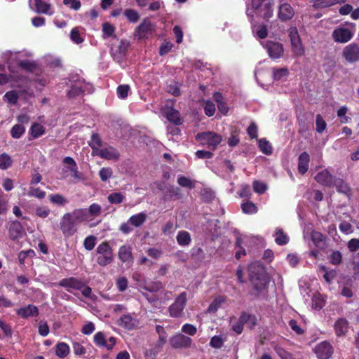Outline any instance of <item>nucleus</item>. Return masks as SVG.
Segmentation results:
<instances>
[{"label": "nucleus", "mask_w": 359, "mask_h": 359, "mask_svg": "<svg viewBox=\"0 0 359 359\" xmlns=\"http://www.w3.org/2000/svg\"><path fill=\"white\" fill-rule=\"evenodd\" d=\"M249 278L253 290L250 294L257 298L260 294L267 291L269 278L264 268L259 264H251L249 266Z\"/></svg>", "instance_id": "nucleus-1"}, {"label": "nucleus", "mask_w": 359, "mask_h": 359, "mask_svg": "<svg viewBox=\"0 0 359 359\" xmlns=\"http://www.w3.org/2000/svg\"><path fill=\"white\" fill-rule=\"evenodd\" d=\"M97 264L106 266L114 261L113 250L107 241L101 243L96 248Z\"/></svg>", "instance_id": "nucleus-2"}, {"label": "nucleus", "mask_w": 359, "mask_h": 359, "mask_svg": "<svg viewBox=\"0 0 359 359\" xmlns=\"http://www.w3.org/2000/svg\"><path fill=\"white\" fill-rule=\"evenodd\" d=\"M252 7L257 11V14L266 20L273 15V0H252Z\"/></svg>", "instance_id": "nucleus-3"}, {"label": "nucleus", "mask_w": 359, "mask_h": 359, "mask_svg": "<svg viewBox=\"0 0 359 359\" xmlns=\"http://www.w3.org/2000/svg\"><path fill=\"white\" fill-rule=\"evenodd\" d=\"M195 139L200 145L206 146L208 149L214 151L222 142V136L214 132L198 133Z\"/></svg>", "instance_id": "nucleus-4"}, {"label": "nucleus", "mask_w": 359, "mask_h": 359, "mask_svg": "<svg viewBox=\"0 0 359 359\" xmlns=\"http://www.w3.org/2000/svg\"><path fill=\"white\" fill-rule=\"evenodd\" d=\"M346 25L351 26L353 29L341 27L335 28L332 32V38L335 42L345 43L353 37L355 24L346 22Z\"/></svg>", "instance_id": "nucleus-5"}, {"label": "nucleus", "mask_w": 359, "mask_h": 359, "mask_svg": "<svg viewBox=\"0 0 359 359\" xmlns=\"http://www.w3.org/2000/svg\"><path fill=\"white\" fill-rule=\"evenodd\" d=\"M187 302V294L185 292L180 293L175 302L169 306V314L172 318H180Z\"/></svg>", "instance_id": "nucleus-6"}, {"label": "nucleus", "mask_w": 359, "mask_h": 359, "mask_svg": "<svg viewBox=\"0 0 359 359\" xmlns=\"http://www.w3.org/2000/svg\"><path fill=\"white\" fill-rule=\"evenodd\" d=\"M60 229L65 238L73 236L77 231L76 224L69 213H65L60 222Z\"/></svg>", "instance_id": "nucleus-7"}, {"label": "nucleus", "mask_w": 359, "mask_h": 359, "mask_svg": "<svg viewBox=\"0 0 359 359\" xmlns=\"http://www.w3.org/2000/svg\"><path fill=\"white\" fill-rule=\"evenodd\" d=\"M155 27L156 25L149 18H144L135 28L134 35L138 40L148 39L155 32Z\"/></svg>", "instance_id": "nucleus-8"}, {"label": "nucleus", "mask_w": 359, "mask_h": 359, "mask_svg": "<svg viewBox=\"0 0 359 359\" xmlns=\"http://www.w3.org/2000/svg\"><path fill=\"white\" fill-rule=\"evenodd\" d=\"M343 58L348 63H355L359 61V45L351 43L346 46L342 50Z\"/></svg>", "instance_id": "nucleus-9"}, {"label": "nucleus", "mask_w": 359, "mask_h": 359, "mask_svg": "<svg viewBox=\"0 0 359 359\" xmlns=\"http://www.w3.org/2000/svg\"><path fill=\"white\" fill-rule=\"evenodd\" d=\"M170 344L175 349L189 348L191 347L193 340L182 333H177L170 337Z\"/></svg>", "instance_id": "nucleus-10"}, {"label": "nucleus", "mask_w": 359, "mask_h": 359, "mask_svg": "<svg viewBox=\"0 0 359 359\" xmlns=\"http://www.w3.org/2000/svg\"><path fill=\"white\" fill-rule=\"evenodd\" d=\"M94 344L98 347H104L108 351L112 350L114 347L116 339L114 337H111L106 339L104 334L102 332H97L93 337Z\"/></svg>", "instance_id": "nucleus-11"}, {"label": "nucleus", "mask_w": 359, "mask_h": 359, "mask_svg": "<svg viewBox=\"0 0 359 359\" xmlns=\"http://www.w3.org/2000/svg\"><path fill=\"white\" fill-rule=\"evenodd\" d=\"M314 352L319 359H329L333 353V347L330 342L324 341L316 346Z\"/></svg>", "instance_id": "nucleus-12"}, {"label": "nucleus", "mask_w": 359, "mask_h": 359, "mask_svg": "<svg viewBox=\"0 0 359 359\" xmlns=\"http://www.w3.org/2000/svg\"><path fill=\"white\" fill-rule=\"evenodd\" d=\"M269 57L272 59H278L283 56L284 49L283 45L278 42L267 41L264 45Z\"/></svg>", "instance_id": "nucleus-13"}, {"label": "nucleus", "mask_w": 359, "mask_h": 359, "mask_svg": "<svg viewBox=\"0 0 359 359\" xmlns=\"http://www.w3.org/2000/svg\"><path fill=\"white\" fill-rule=\"evenodd\" d=\"M57 285L65 288L68 292L71 289L81 290L84 287V283L75 277H69L62 279Z\"/></svg>", "instance_id": "nucleus-14"}, {"label": "nucleus", "mask_w": 359, "mask_h": 359, "mask_svg": "<svg viewBox=\"0 0 359 359\" xmlns=\"http://www.w3.org/2000/svg\"><path fill=\"white\" fill-rule=\"evenodd\" d=\"M315 180L324 187H334L335 177L332 175L327 169H324L318 172L315 176Z\"/></svg>", "instance_id": "nucleus-15"}, {"label": "nucleus", "mask_w": 359, "mask_h": 359, "mask_svg": "<svg viewBox=\"0 0 359 359\" xmlns=\"http://www.w3.org/2000/svg\"><path fill=\"white\" fill-rule=\"evenodd\" d=\"M294 15V10L290 4L283 3L278 6V18L281 22L290 20Z\"/></svg>", "instance_id": "nucleus-16"}, {"label": "nucleus", "mask_w": 359, "mask_h": 359, "mask_svg": "<svg viewBox=\"0 0 359 359\" xmlns=\"http://www.w3.org/2000/svg\"><path fill=\"white\" fill-rule=\"evenodd\" d=\"M16 314L24 319L30 317H37L39 315L38 307L34 304H28L26 306L20 307L15 311Z\"/></svg>", "instance_id": "nucleus-17"}, {"label": "nucleus", "mask_w": 359, "mask_h": 359, "mask_svg": "<svg viewBox=\"0 0 359 359\" xmlns=\"http://www.w3.org/2000/svg\"><path fill=\"white\" fill-rule=\"evenodd\" d=\"M96 154L106 160L117 161L120 157L118 151L111 146L98 149V151H96Z\"/></svg>", "instance_id": "nucleus-18"}, {"label": "nucleus", "mask_w": 359, "mask_h": 359, "mask_svg": "<svg viewBox=\"0 0 359 359\" xmlns=\"http://www.w3.org/2000/svg\"><path fill=\"white\" fill-rule=\"evenodd\" d=\"M137 320L130 314H124L120 317L118 325L126 330H133L137 325Z\"/></svg>", "instance_id": "nucleus-19"}, {"label": "nucleus", "mask_w": 359, "mask_h": 359, "mask_svg": "<svg viewBox=\"0 0 359 359\" xmlns=\"http://www.w3.org/2000/svg\"><path fill=\"white\" fill-rule=\"evenodd\" d=\"M118 257L123 263L133 262L132 248L127 245L121 246L118 249Z\"/></svg>", "instance_id": "nucleus-20"}, {"label": "nucleus", "mask_w": 359, "mask_h": 359, "mask_svg": "<svg viewBox=\"0 0 359 359\" xmlns=\"http://www.w3.org/2000/svg\"><path fill=\"white\" fill-rule=\"evenodd\" d=\"M348 322L344 318L337 319L334 325L335 334L337 337L345 336L348 331Z\"/></svg>", "instance_id": "nucleus-21"}, {"label": "nucleus", "mask_w": 359, "mask_h": 359, "mask_svg": "<svg viewBox=\"0 0 359 359\" xmlns=\"http://www.w3.org/2000/svg\"><path fill=\"white\" fill-rule=\"evenodd\" d=\"M289 36L292 48L295 49L298 54H302L303 49L302 48L301 39L296 28H292L290 29Z\"/></svg>", "instance_id": "nucleus-22"}, {"label": "nucleus", "mask_w": 359, "mask_h": 359, "mask_svg": "<svg viewBox=\"0 0 359 359\" xmlns=\"http://www.w3.org/2000/svg\"><path fill=\"white\" fill-rule=\"evenodd\" d=\"M311 241L316 248L320 250L325 248L327 243V237L319 231H313L311 233Z\"/></svg>", "instance_id": "nucleus-23"}, {"label": "nucleus", "mask_w": 359, "mask_h": 359, "mask_svg": "<svg viewBox=\"0 0 359 359\" xmlns=\"http://www.w3.org/2000/svg\"><path fill=\"white\" fill-rule=\"evenodd\" d=\"M310 156L306 151L302 152L298 158V171L304 175L309 169Z\"/></svg>", "instance_id": "nucleus-24"}, {"label": "nucleus", "mask_w": 359, "mask_h": 359, "mask_svg": "<svg viewBox=\"0 0 359 359\" xmlns=\"http://www.w3.org/2000/svg\"><path fill=\"white\" fill-rule=\"evenodd\" d=\"M22 226L21 223L19 221H13L8 229V233L10 238L12 240L18 239V238L21 237L22 233Z\"/></svg>", "instance_id": "nucleus-25"}, {"label": "nucleus", "mask_w": 359, "mask_h": 359, "mask_svg": "<svg viewBox=\"0 0 359 359\" xmlns=\"http://www.w3.org/2000/svg\"><path fill=\"white\" fill-rule=\"evenodd\" d=\"M165 117L170 122L173 123L175 126H180L182 123L179 111L172 107L167 109Z\"/></svg>", "instance_id": "nucleus-26"}, {"label": "nucleus", "mask_w": 359, "mask_h": 359, "mask_svg": "<svg viewBox=\"0 0 359 359\" xmlns=\"http://www.w3.org/2000/svg\"><path fill=\"white\" fill-rule=\"evenodd\" d=\"M69 213L76 224L87 221L88 218V211L86 208L75 209L72 212Z\"/></svg>", "instance_id": "nucleus-27"}, {"label": "nucleus", "mask_w": 359, "mask_h": 359, "mask_svg": "<svg viewBox=\"0 0 359 359\" xmlns=\"http://www.w3.org/2000/svg\"><path fill=\"white\" fill-rule=\"evenodd\" d=\"M147 214L142 212L136 215H132L128 219V223L130 224V225L138 228L140 227L147 220Z\"/></svg>", "instance_id": "nucleus-28"}, {"label": "nucleus", "mask_w": 359, "mask_h": 359, "mask_svg": "<svg viewBox=\"0 0 359 359\" xmlns=\"http://www.w3.org/2000/svg\"><path fill=\"white\" fill-rule=\"evenodd\" d=\"M18 66L29 73H33L38 68V65L35 61L29 60H19Z\"/></svg>", "instance_id": "nucleus-29"}, {"label": "nucleus", "mask_w": 359, "mask_h": 359, "mask_svg": "<svg viewBox=\"0 0 359 359\" xmlns=\"http://www.w3.org/2000/svg\"><path fill=\"white\" fill-rule=\"evenodd\" d=\"M177 243L181 246H187L191 242L190 233L187 231H180L176 237Z\"/></svg>", "instance_id": "nucleus-30"}, {"label": "nucleus", "mask_w": 359, "mask_h": 359, "mask_svg": "<svg viewBox=\"0 0 359 359\" xmlns=\"http://www.w3.org/2000/svg\"><path fill=\"white\" fill-rule=\"evenodd\" d=\"M29 133L34 139H36L46 133V129L41 124L35 122L31 126Z\"/></svg>", "instance_id": "nucleus-31"}, {"label": "nucleus", "mask_w": 359, "mask_h": 359, "mask_svg": "<svg viewBox=\"0 0 359 359\" xmlns=\"http://www.w3.org/2000/svg\"><path fill=\"white\" fill-rule=\"evenodd\" d=\"M69 345L65 342H58L55 346V354L60 358H64L69 353Z\"/></svg>", "instance_id": "nucleus-32"}, {"label": "nucleus", "mask_w": 359, "mask_h": 359, "mask_svg": "<svg viewBox=\"0 0 359 359\" xmlns=\"http://www.w3.org/2000/svg\"><path fill=\"white\" fill-rule=\"evenodd\" d=\"M226 340V337L224 334H221L219 335H215L210 339V346L214 348H221L222 347H223Z\"/></svg>", "instance_id": "nucleus-33"}, {"label": "nucleus", "mask_w": 359, "mask_h": 359, "mask_svg": "<svg viewBox=\"0 0 359 359\" xmlns=\"http://www.w3.org/2000/svg\"><path fill=\"white\" fill-rule=\"evenodd\" d=\"M35 11L37 13L48 14L50 5L46 0H34Z\"/></svg>", "instance_id": "nucleus-34"}, {"label": "nucleus", "mask_w": 359, "mask_h": 359, "mask_svg": "<svg viewBox=\"0 0 359 359\" xmlns=\"http://www.w3.org/2000/svg\"><path fill=\"white\" fill-rule=\"evenodd\" d=\"M334 186L336 187L337 191L346 195H348L351 192V189L348 184L341 179H334Z\"/></svg>", "instance_id": "nucleus-35"}, {"label": "nucleus", "mask_w": 359, "mask_h": 359, "mask_svg": "<svg viewBox=\"0 0 359 359\" xmlns=\"http://www.w3.org/2000/svg\"><path fill=\"white\" fill-rule=\"evenodd\" d=\"M13 159L7 153H2L0 155V169L5 170L13 165Z\"/></svg>", "instance_id": "nucleus-36"}, {"label": "nucleus", "mask_w": 359, "mask_h": 359, "mask_svg": "<svg viewBox=\"0 0 359 359\" xmlns=\"http://www.w3.org/2000/svg\"><path fill=\"white\" fill-rule=\"evenodd\" d=\"M342 254L339 250H333L328 256L329 262L334 266H339L342 262Z\"/></svg>", "instance_id": "nucleus-37"}, {"label": "nucleus", "mask_w": 359, "mask_h": 359, "mask_svg": "<svg viewBox=\"0 0 359 359\" xmlns=\"http://www.w3.org/2000/svg\"><path fill=\"white\" fill-rule=\"evenodd\" d=\"M242 211L248 215L255 214L258 211L257 205L250 201H247L241 204Z\"/></svg>", "instance_id": "nucleus-38"}, {"label": "nucleus", "mask_w": 359, "mask_h": 359, "mask_svg": "<svg viewBox=\"0 0 359 359\" xmlns=\"http://www.w3.org/2000/svg\"><path fill=\"white\" fill-rule=\"evenodd\" d=\"M274 236L276 243L279 245H286L289 242V237L282 229H277Z\"/></svg>", "instance_id": "nucleus-39"}, {"label": "nucleus", "mask_w": 359, "mask_h": 359, "mask_svg": "<svg viewBox=\"0 0 359 359\" xmlns=\"http://www.w3.org/2000/svg\"><path fill=\"white\" fill-rule=\"evenodd\" d=\"M142 288L149 292H157L163 289V284L161 281H152L146 283Z\"/></svg>", "instance_id": "nucleus-40"}, {"label": "nucleus", "mask_w": 359, "mask_h": 359, "mask_svg": "<svg viewBox=\"0 0 359 359\" xmlns=\"http://www.w3.org/2000/svg\"><path fill=\"white\" fill-rule=\"evenodd\" d=\"M238 320L243 323V325L250 323L251 325V327H254L256 324V318L254 316L243 311L238 318Z\"/></svg>", "instance_id": "nucleus-41"}, {"label": "nucleus", "mask_w": 359, "mask_h": 359, "mask_svg": "<svg viewBox=\"0 0 359 359\" xmlns=\"http://www.w3.org/2000/svg\"><path fill=\"white\" fill-rule=\"evenodd\" d=\"M259 148L260 151L266 155H271L273 152L271 144L265 138L259 140Z\"/></svg>", "instance_id": "nucleus-42"}, {"label": "nucleus", "mask_w": 359, "mask_h": 359, "mask_svg": "<svg viewBox=\"0 0 359 359\" xmlns=\"http://www.w3.org/2000/svg\"><path fill=\"white\" fill-rule=\"evenodd\" d=\"M125 199V196L121 192H113L108 195L107 200L111 204H120Z\"/></svg>", "instance_id": "nucleus-43"}, {"label": "nucleus", "mask_w": 359, "mask_h": 359, "mask_svg": "<svg viewBox=\"0 0 359 359\" xmlns=\"http://www.w3.org/2000/svg\"><path fill=\"white\" fill-rule=\"evenodd\" d=\"M273 78L274 80H280L283 77H286L289 74V70L287 67L272 68Z\"/></svg>", "instance_id": "nucleus-44"}, {"label": "nucleus", "mask_w": 359, "mask_h": 359, "mask_svg": "<svg viewBox=\"0 0 359 359\" xmlns=\"http://www.w3.org/2000/svg\"><path fill=\"white\" fill-rule=\"evenodd\" d=\"M89 146L93 149V152L98 151L99 148L102 146V140L97 133H93L91 140L89 142Z\"/></svg>", "instance_id": "nucleus-45"}, {"label": "nucleus", "mask_w": 359, "mask_h": 359, "mask_svg": "<svg viewBox=\"0 0 359 359\" xmlns=\"http://www.w3.org/2000/svg\"><path fill=\"white\" fill-rule=\"evenodd\" d=\"M226 299L224 297L219 296L216 297L212 302L208 306L209 312H216L218 309L221 306V305L224 303Z\"/></svg>", "instance_id": "nucleus-46"}, {"label": "nucleus", "mask_w": 359, "mask_h": 359, "mask_svg": "<svg viewBox=\"0 0 359 359\" xmlns=\"http://www.w3.org/2000/svg\"><path fill=\"white\" fill-rule=\"evenodd\" d=\"M25 132V128L22 124H15L11 130V135L13 138L19 139Z\"/></svg>", "instance_id": "nucleus-47"}, {"label": "nucleus", "mask_w": 359, "mask_h": 359, "mask_svg": "<svg viewBox=\"0 0 359 359\" xmlns=\"http://www.w3.org/2000/svg\"><path fill=\"white\" fill-rule=\"evenodd\" d=\"M124 15L130 22L135 23L140 18L138 12L132 8H128L124 11Z\"/></svg>", "instance_id": "nucleus-48"}, {"label": "nucleus", "mask_w": 359, "mask_h": 359, "mask_svg": "<svg viewBox=\"0 0 359 359\" xmlns=\"http://www.w3.org/2000/svg\"><path fill=\"white\" fill-rule=\"evenodd\" d=\"M48 199L50 203L58 205H64L67 203V201L65 199V198L59 194L49 195Z\"/></svg>", "instance_id": "nucleus-49"}, {"label": "nucleus", "mask_w": 359, "mask_h": 359, "mask_svg": "<svg viewBox=\"0 0 359 359\" xmlns=\"http://www.w3.org/2000/svg\"><path fill=\"white\" fill-rule=\"evenodd\" d=\"M113 175V170L110 167L102 168L99 171V177L102 182L109 180Z\"/></svg>", "instance_id": "nucleus-50"}, {"label": "nucleus", "mask_w": 359, "mask_h": 359, "mask_svg": "<svg viewBox=\"0 0 359 359\" xmlns=\"http://www.w3.org/2000/svg\"><path fill=\"white\" fill-rule=\"evenodd\" d=\"M87 211L88 216L95 217L102 213V208L98 203H94L89 206L88 209H87Z\"/></svg>", "instance_id": "nucleus-51"}, {"label": "nucleus", "mask_w": 359, "mask_h": 359, "mask_svg": "<svg viewBox=\"0 0 359 359\" xmlns=\"http://www.w3.org/2000/svg\"><path fill=\"white\" fill-rule=\"evenodd\" d=\"M316 130L318 133H322L326 128L327 123L320 114L316 115Z\"/></svg>", "instance_id": "nucleus-52"}, {"label": "nucleus", "mask_w": 359, "mask_h": 359, "mask_svg": "<svg viewBox=\"0 0 359 359\" xmlns=\"http://www.w3.org/2000/svg\"><path fill=\"white\" fill-rule=\"evenodd\" d=\"M29 196H34L39 199H43L46 196V192L40 188L30 187L28 191Z\"/></svg>", "instance_id": "nucleus-53"}, {"label": "nucleus", "mask_w": 359, "mask_h": 359, "mask_svg": "<svg viewBox=\"0 0 359 359\" xmlns=\"http://www.w3.org/2000/svg\"><path fill=\"white\" fill-rule=\"evenodd\" d=\"M204 112L206 116L208 117L212 116L215 113V104L210 101L207 100L205 103L204 106Z\"/></svg>", "instance_id": "nucleus-54"}, {"label": "nucleus", "mask_w": 359, "mask_h": 359, "mask_svg": "<svg viewBox=\"0 0 359 359\" xmlns=\"http://www.w3.org/2000/svg\"><path fill=\"white\" fill-rule=\"evenodd\" d=\"M130 86L128 85H120L117 87V95L121 99H126L128 97Z\"/></svg>", "instance_id": "nucleus-55"}, {"label": "nucleus", "mask_w": 359, "mask_h": 359, "mask_svg": "<svg viewBox=\"0 0 359 359\" xmlns=\"http://www.w3.org/2000/svg\"><path fill=\"white\" fill-rule=\"evenodd\" d=\"M177 183L182 187L192 189L194 187V182L188 177L180 176L177 178Z\"/></svg>", "instance_id": "nucleus-56"}, {"label": "nucleus", "mask_w": 359, "mask_h": 359, "mask_svg": "<svg viewBox=\"0 0 359 359\" xmlns=\"http://www.w3.org/2000/svg\"><path fill=\"white\" fill-rule=\"evenodd\" d=\"M96 244V238L94 236H87L83 242L84 248L88 250H92Z\"/></svg>", "instance_id": "nucleus-57"}, {"label": "nucleus", "mask_w": 359, "mask_h": 359, "mask_svg": "<svg viewBox=\"0 0 359 359\" xmlns=\"http://www.w3.org/2000/svg\"><path fill=\"white\" fill-rule=\"evenodd\" d=\"M115 32V27L114 25L109 22H104L102 24V32L105 37L111 36Z\"/></svg>", "instance_id": "nucleus-58"}, {"label": "nucleus", "mask_w": 359, "mask_h": 359, "mask_svg": "<svg viewBox=\"0 0 359 359\" xmlns=\"http://www.w3.org/2000/svg\"><path fill=\"white\" fill-rule=\"evenodd\" d=\"M252 187L254 191L259 194H264L267 189L266 184L257 180L253 182Z\"/></svg>", "instance_id": "nucleus-59"}, {"label": "nucleus", "mask_w": 359, "mask_h": 359, "mask_svg": "<svg viewBox=\"0 0 359 359\" xmlns=\"http://www.w3.org/2000/svg\"><path fill=\"white\" fill-rule=\"evenodd\" d=\"M182 332L190 336H194L197 332V328L192 324L185 323L182 327Z\"/></svg>", "instance_id": "nucleus-60"}, {"label": "nucleus", "mask_w": 359, "mask_h": 359, "mask_svg": "<svg viewBox=\"0 0 359 359\" xmlns=\"http://www.w3.org/2000/svg\"><path fill=\"white\" fill-rule=\"evenodd\" d=\"M275 351L281 359H295L290 353L280 346H276Z\"/></svg>", "instance_id": "nucleus-61"}, {"label": "nucleus", "mask_w": 359, "mask_h": 359, "mask_svg": "<svg viewBox=\"0 0 359 359\" xmlns=\"http://www.w3.org/2000/svg\"><path fill=\"white\" fill-rule=\"evenodd\" d=\"M83 93V90L81 87L76 86H72L67 92V96L69 98H74Z\"/></svg>", "instance_id": "nucleus-62"}, {"label": "nucleus", "mask_w": 359, "mask_h": 359, "mask_svg": "<svg viewBox=\"0 0 359 359\" xmlns=\"http://www.w3.org/2000/svg\"><path fill=\"white\" fill-rule=\"evenodd\" d=\"M70 38L72 41L76 44L81 43L83 41V39L81 36L79 31L77 27H74L72 29L70 33Z\"/></svg>", "instance_id": "nucleus-63"}, {"label": "nucleus", "mask_w": 359, "mask_h": 359, "mask_svg": "<svg viewBox=\"0 0 359 359\" xmlns=\"http://www.w3.org/2000/svg\"><path fill=\"white\" fill-rule=\"evenodd\" d=\"M0 328L3 331L4 335L7 337H11L13 334V330L11 326L0 319Z\"/></svg>", "instance_id": "nucleus-64"}]
</instances>
